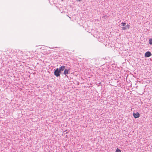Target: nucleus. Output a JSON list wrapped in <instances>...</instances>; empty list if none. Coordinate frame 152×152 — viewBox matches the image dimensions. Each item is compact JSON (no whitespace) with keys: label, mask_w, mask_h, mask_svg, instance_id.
Returning <instances> with one entry per match:
<instances>
[{"label":"nucleus","mask_w":152,"mask_h":152,"mask_svg":"<svg viewBox=\"0 0 152 152\" xmlns=\"http://www.w3.org/2000/svg\"><path fill=\"white\" fill-rule=\"evenodd\" d=\"M65 68V66H62L59 68V71H60V72H61L63 71L64 70Z\"/></svg>","instance_id":"6"},{"label":"nucleus","mask_w":152,"mask_h":152,"mask_svg":"<svg viewBox=\"0 0 152 152\" xmlns=\"http://www.w3.org/2000/svg\"><path fill=\"white\" fill-rule=\"evenodd\" d=\"M121 26H124L126 25V23L122 22L121 23Z\"/></svg>","instance_id":"9"},{"label":"nucleus","mask_w":152,"mask_h":152,"mask_svg":"<svg viewBox=\"0 0 152 152\" xmlns=\"http://www.w3.org/2000/svg\"><path fill=\"white\" fill-rule=\"evenodd\" d=\"M151 55V53L149 51L147 52L145 54V57H149Z\"/></svg>","instance_id":"2"},{"label":"nucleus","mask_w":152,"mask_h":152,"mask_svg":"<svg viewBox=\"0 0 152 152\" xmlns=\"http://www.w3.org/2000/svg\"><path fill=\"white\" fill-rule=\"evenodd\" d=\"M130 26L129 24H127L125 27H122V29L123 30H125L127 29H129L130 28Z\"/></svg>","instance_id":"4"},{"label":"nucleus","mask_w":152,"mask_h":152,"mask_svg":"<svg viewBox=\"0 0 152 152\" xmlns=\"http://www.w3.org/2000/svg\"><path fill=\"white\" fill-rule=\"evenodd\" d=\"M70 69H64V74L65 75H66L67 74H68L69 72V71Z\"/></svg>","instance_id":"5"},{"label":"nucleus","mask_w":152,"mask_h":152,"mask_svg":"<svg viewBox=\"0 0 152 152\" xmlns=\"http://www.w3.org/2000/svg\"><path fill=\"white\" fill-rule=\"evenodd\" d=\"M60 72L59 71V69L57 68L56 69L55 71L54 72V75L56 76V77H58L60 76Z\"/></svg>","instance_id":"1"},{"label":"nucleus","mask_w":152,"mask_h":152,"mask_svg":"<svg viewBox=\"0 0 152 152\" xmlns=\"http://www.w3.org/2000/svg\"><path fill=\"white\" fill-rule=\"evenodd\" d=\"M149 43L150 45H152V39L151 38L149 40Z\"/></svg>","instance_id":"7"},{"label":"nucleus","mask_w":152,"mask_h":152,"mask_svg":"<svg viewBox=\"0 0 152 152\" xmlns=\"http://www.w3.org/2000/svg\"><path fill=\"white\" fill-rule=\"evenodd\" d=\"M115 152H121V151L120 149L117 148Z\"/></svg>","instance_id":"8"},{"label":"nucleus","mask_w":152,"mask_h":152,"mask_svg":"<svg viewBox=\"0 0 152 152\" xmlns=\"http://www.w3.org/2000/svg\"><path fill=\"white\" fill-rule=\"evenodd\" d=\"M133 115H134V117L135 118H138L140 116V114L138 112L136 113H133Z\"/></svg>","instance_id":"3"}]
</instances>
